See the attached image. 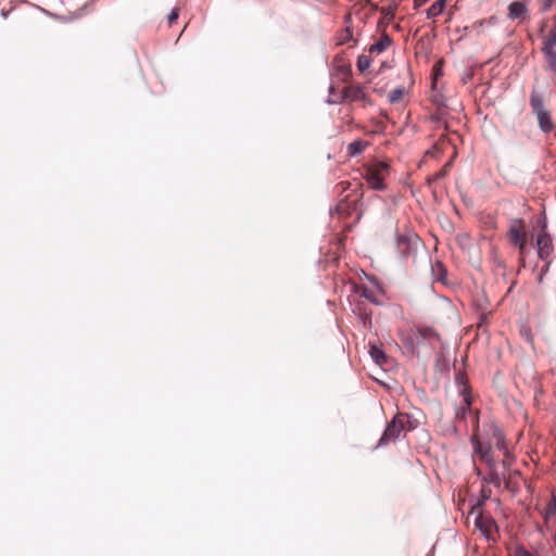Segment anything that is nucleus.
<instances>
[{"instance_id": "f257e3e1", "label": "nucleus", "mask_w": 556, "mask_h": 556, "mask_svg": "<svg viewBox=\"0 0 556 556\" xmlns=\"http://www.w3.org/2000/svg\"><path fill=\"white\" fill-rule=\"evenodd\" d=\"M507 238L510 244L516 247L519 252V261L522 267L526 266L525 257L527 254V241L528 233L526 230L525 220L521 218H515L510 220L509 227L507 230Z\"/></svg>"}, {"instance_id": "f03ea898", "label": "nucleus", "mask_w": 556, "mask_h": 556, "mask_svg": "<svg viewBox=\"0 0 556 556\" xmlns=\"http://www.w3.org/2000/svg\"><path fill=\"white\" fill-rule=\"evenodd\" d=\"M390 174V167L387 163L375 161L364 166V179L369 188L374 190H384V180Z\"/></svg>"}, {"instance_id": "7ed1b4c3", "label": "nucleus", "mask_w": 556, "mask_h": 556, "mask_svg": "<svg viewBox=\"0 0 556 556\" xmlns=\"http://www.w3.org/2000/svg\"><path fill=\"white\" fill-rule=\"evenodd\" d=\"M414 429V425L407 414L397 413L393 419L388 424L382 437L379 440L378 446L387 445L395 441L402 431Z\"/></svg>"}, {"instance_id": "20e7f679", "label": "nucleus", "mask_w": 556, "mask_h": 556, "mask_svg": "<svg viewBox=\"0 0 556 556\" xmlns=\"http://www.w3.org/2000/svg\"><path fill=\"white\" fill-rule=\"evenodd\" d=\"M456 383L458 386V391L463 395V406L459 410H457V417H465L466 412L470 409L471 406V397L469 394V386L468 379L465 374L458 372L456 375Z\"/></svg>"}, {"instance_id": "39448f33", "label": "nucleus", "mask_w": 556, "mask_h": 556, "mask_svg": "<svg viewBox=\"0 0 556 556\" xmlns=\"http://www.w3.org/2000/svg\"><path fill=\"white\" fill-rule=\"evenodd\" d=\"M342 96L344 100L351 101V102H363L364 106L367 104L370 105L371 101L369 100L368 96L365 92L364 87L359 85H349L345 86L342 90Z\"/></svg>"}, {"instance_id": "423d86ee", "label": "nucleus", "mask_w": 556, "mask_h": 556, "mask_svg": "<svg viewBox=\"0 0 556 556\" xmlns=\"http://www.w3.org/2000/svg\"><path fill=\"white\" fill-rule=\"evenodd\" d=\"M536 248L539 257L547 260L553 252V242L551 236L543 231L538 236Z\"/></svg>"}, {"instance_id": "0eeeda50", "label": "nucleus", "mask_w": 556, "mask_h": 556, "mask_svg": "<svg viewBox=\"0 0 556 556\" xmlns=\"http://www.w3.org/2000/svg\"><path fill=\"white\" fill-rule=\"evenodd\" d=\"M528 15L527 4L522 1H514L508 5V18L519 20L520 22L526 20Z\"/></svg>"}, {"instance_id": "6e6552de", "label": "nucleus", "mask_w": 556, "mask_h": 556, "mask_svg": "<svg viewBox=\"0 0 556 556\" xmlns=\"http://www.w3.org/2000/svg\"><path fill=\"white\" fill-rule=\"evenodd\" d=\"M473 442V448L475 453L479 456V458L483 462H485L489 466L494 465V460L491 453V447L485 446L483 443H481L476 437L472 440Z\"/></svg>"}, {"instance_id": "1a4fd4ad", "label": "nucleus", "mask_w": 556, "mask_h": 556, "mask_svg": "<svg viewBox=\"0 0 556 556\" xmlns=\"http://www.w3.org/2000/svg\"><path fill=\"white\" fill-rule=\"evenodd\" d=\"M392 43V39L388 34H382L380 39L372 43L368 48L369 54H380L381 52L386 51Z\"/></svg>"}, {"instance_id": "9d476101", "label": "nucleus", "mask_w": 556, "mask_h": 556, "mask_svg": "<svg viewBox=\"0 0 556 556\" xmlns=\"http://www.w3.org/2000/svg\"><path fill=\"white\" fill-rule=\"evenodd\" d=\"M369 141L357 139L351 142L346 148V153L350 157H355L361 155L366 148L369 147Z\"/></svg>"}, {"instance_id": "9b49d317", "label": "nucleus", "mask_w": 556, "mask_h": 556, "mask_svg": "<svg viewBox=\"0 0 556 556\" xmlns=\"http://www.w3.org/2000/svg\"><path fill=\"white\" fill-rule=\"evenodd\" d=\"M488 495L483 492V498L479 500L476 504H472L470 506L469 516L473 517V521H484L483 515H482V505L484 504V498H486ZM485 521H493L492 519H485Z\"/></svg>"}, {"instance_id": "f8f14e48", "label": "nucleus", "mask_w": 556, "mask_h": 556, "mask_svg": "<svg viewBox=\"0 0 556 556\" xmlns=\"http://www.w3.org/2000/svg\"><path fill=\"white\" fill-rule=\"evenodd\" d=\"M412 239L406 236H399L396 238V250L400 255L406 256L410 253L412 250Z\"/></svg>"}, {"instance_id": "ddd939ff", "label": "nucleus", "mask_w": 556, "mask_h": 556, "mask_svg": "<svg viewBox=\"0 0 556 556\" xmlns=\"http://www.w3.org/2000/svg\"><path fill=\"white\" fill-rule=\"evenodd\" d=\"M530 105L534 114L546 111L544 108L543 96L535 90H533L531 93Z\"/></svg>"}, {"instance_id": "4468645a", "label": "nucleus", "mask_w": 556, "mask_h": 556, "mask_svg": "<svg viewBox=\"0 0 556 556\" xmlns=\"http://www.w3.org/2000/svg\"><path fill=\"white\" fill-rule=\"evenodd\" d=\"M535 115L543 131L548 132L553 129V122L547 111L536 113Z\"/></svg>"}, {"instance_id": "2eb2a0df", "label": "nucleus", "mask_w": 556, "mask_h": 556, "mask_svg": "<svg viewBox=\"0 0 556 556\" xmlns=\"http://www.w3.org/2000/svg\"><path fill=\"white\" fill-rule=\"evenodd\" d=\"M369 354L376 364L383 365L387 363V355L380 346L371 345L369 349Z\"/></svg>"}, {"instance_id": "dca6fc26", "label": "nucleus", "mask_w": 556, "mask_h": 556, "mask_svg": "<svg viewBox=\"0 0 556 556\" xmlns=\"http://www.w3.org/2000/svg\"><path fill=\"white\" fill-rule=\"evenodd\" d=\"M445 8V0H437L428 10L427 17L434 18L440 15Z\"/></svg>"}, {"instance_id": "f3484780", "label": "nucleus", "mask_w": 556, "mask_h": 556, "mask_svg": "<svg viewBox=\"0 0 556 556\" xmlns=\"http://www.w3.org/2000/svg\"><path fill=\"white\" fill-rule=\"evenodd\" d=\"M546 60V68L556 75V50L542 51Z\"/></svg>"}, {"instance_id": "a211bd4d", "label": "nucleus", "mask_w": 556, "mask_h": 556, "mask_svg": "<svg viewBox=\"0 0 556 556\" xmlns=\"http://www.w3.org/2000/svg\"><path fill=\"white\" fill-rule=\"evenodd\" d=\"M476 529L481 532L485 536L486 540L494 541V536L492 534L493 528L496 526V523H475Z\"/></svg>"}, {"instance_id": "6ab92c4d", "label": "nucleus", "mask_w": 556, "mask_h": 556, "mask_svg": "<svg viewBox=\"0 0 556 556\" xmlns=\"http://www.w3.org/2000/svg\"><path fill=\"white\" fill-rule=\"evenodd\" d=\"M370 64H371L370 55L362 54L358 56L356 65H357V70L361 73H364L365 71H367L369 68Z\"/></svg>"}, {"instance_id": "aec40b11", "label": "nucleus", "mask_w": 556, "mask_h": 556, "mask_svg": "<svg viewBox=\"0 0 556 556\" xmlns=\"http://www.w3.org/2000/svg\"><path fill=\"white\" fill-rule=\"evenodd\" d=\"M547 49L556 50V29L551 30L544 41L542 51L547 50Z\"/></svg>"}, {"instance_id": "412c9836", "label": "nucleus", "mask_w": 556, "mask_h": 556, "mask_svg": "<svg viewBox=\"0 0 556 556\" xmlns=\"http://www.w3.org/2000/svg\"><path fill=\"white\" fill-rule=\"evenodd\" d=\"M494 438L496 439L495 445L498 450H505V437L503 432L498 429L494 431Z\"/></svg>"}, {"instance_id": "4be33fe9", "label": "nucleus", "mask_w": 556, "mask_h": 556, "mask_svg": "<svg viewBox=\"0 0 556 556\" xmlns=\"http://www.w3.org/2000/svg\"><path fill=\"white\" fill-rule=\"evenodd\" d=\"M361 295L363 298H365L366 300L370 301L371 303L374 304H379V302L377 301L376 296H375V293L372 290H370L369 288L367 287H364L362 289V292H361Z\"/></svg>"}, {"instance_id": "5701e85b", "label": "nucleus", "mask_w": 556, "mask_h": 556, "mask_svg": "<svg viewBox=\"0 0 556 556\" xmlns=\"http://www.w3.org/2000/svg\"><path fill=\"white\" fill-rule=\"evenodd\" d=\"M404 96V90L402 88H396L392 90L389 94V100L391 103H395L400 101Z\"/></svg>"}, {"instance_id": "b1692460", "label": "nucleus", "mask_w": 556, "mask_h": 556, "mask_svg": "<svg viewBox=\"0 0 556 556\" xmlns=\"http://www.w3.org/2000/svg\"><path fill=\"white\" fill-rule=\"evenodd\" d=\"M555 514H556V502H552L548 504L545 519L547 520L548 518H553L555 516Z\"/></svg>"}, {"instance_id": "393cba45", "label": "nucleus", "mask_w": 556, "mask_h": 556, "mask_svg": "<svg viewBox=\"0 0 556 556\" xmlns=\"http://www.w3.org/2000/svg\"><path fill=\"white\" fill-rule=\"evenodd\" d=\"M353 38V34H352V30L348 27L342 37L340 38V43H345L348 42L349 40H351Z\"/></svg>"}, {"instance_id": "a878e982", "label": "nucleus", "mask_w": 556, "mask_h": 556, "mask_svg": "<svg viewBox=\"0 0 556 556\" xmlns=\"http://www.w3.org/2000/svg\"><path fill=\"white\" fill-rule=\"evenodd\" d=\"M448 166H450V163L445 164L441 170H439L438 173L434 174L432 180H438L440 178H443L447 174Z\"/></svg>"}, {"instance_id": "bb28decb", "label": "nucleus", "mask_w": 556, "mask_h": 556, "mask_svg": "<svg viewBox=\"0 0 556 556\" xmlns=\"http://www.w3.org/2000/svg\"><path fill=\"white\" fill-rule=\"evenodd\" d=\"M179 12L178 9H174L168 15V24L173 25V23L178 18Z\"/></svg>"}, {"instance_id": "cd10ccee", "label": "nucleus", "mask_w": 556, "mask_h": 556, "mask_svg": "<svg viewBox=\"0 0 556 556\" xmlns=\"http://www.w3.org/2000/svg\"><path fill=\"white\" fill-rule=\"evenodd\" d=\"M419 333L424 338H430L434 333V331L431 328H424V329H419Z\"/></svg>"}, {"instance_id": "c85d7f7f", "label": "nucleus", "mask_w": 556, "mask_h": 556, "mask_svg": "<svg viewBox=\"0 0 556 556\" xmlns=\"http://www.w3.org/2000/svg\"><path fill=\"white\" fill-rule=\"evenodd\" d=\"M337 211L340 214L346 213V204L344 202L339 203L337 206Z\"/></svg>"}, {"instance_id": "c756f323", "label": "nucleus", "mask_w": 556, "mask_h": 556, "mask_svg": "<svg viewBox=\"0 0 556 556\" xmlns=\"http://www.w3.org/2000/svg\"><path fill=\"white\" fill-rule=\"evenodd\" d=\"M428 0H414V5L415 8H420L421 5H424Z\"/></svg>"}, {"instance_id": "7c9ffc66", "label": "nucleus", "mask_w": 556, "mask_h": 556, "mask_svg": "<svg viewBox=\"0 0 556 556\" xmlns=\"http://www.w3.org/2000/svg\"><path fill=\"white\" fill-rule=\"evenodd\" d=\"M548 269V263L545 265L544 271Z\"/></svg>"}]
</instances>
